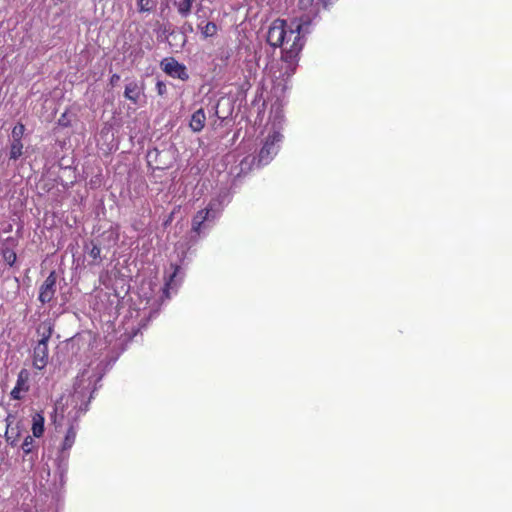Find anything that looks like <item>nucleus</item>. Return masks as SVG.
Here are the masks:
<instances>
[{"instance_id":"1","label":"nucleus","mask_w":512,"mask_h":512,"mask_svg":"<svg viewBox=\"0 0 512 512\" xmlns=\"http://www.w3.org/2000/svg\"><path fill=\"white\" fill-rule=\"evenodd\" d=\"M310 22L309 16L293 19L290 23L276 19L269 27L267 42L273 47L282 48V60L289 75L295 71L297 57L304 46V36L310 32Z\"/></svg>"},{"instance_id":"2","label":"nucleus","mask_w":512,"mask_h":512,"mask_svg":"<svg viewBox=\"0 0 512 512\" xmlns=\"http://www.w3.org/2000/svg\"><path fill=\"white\" fill-rule=\"evenodd\" d=\"M282 141V134L274 129L272 132H269L266 136L263 145L259 151L257 157L255 156H247L240 162V171L243 173H247L254 166L261 167L267 165L274 156L278 153L279 143Z\"/></svg>"},{"instance_id":"3","label":"nucleus","mask_w":512,"mask_h":512,"mask_svg":"<svg viewBox=\"0 0 512 512\" xmlns=\"http://www.w3.org/2000/svg\"><path fill=\"white\" fill-rule=\"evenodd\" d=\"M101 375L98 370V366L88 367L82 370L76 377L74 383V394L73 399L78 402H83L88 394H92L95 390V384L100 381ZM91 396L89 397V399Z\"/></svg>"},{"instance_id":"4","label":"nucleus","mask_w":512,"mask_h":512,"mask_svg":"<svg viewBox=\"0 0 512 512\" xmlns=\"http://www.w3.org/2000/svg\"><path fill=\"white\" fill-rule=\"evenodd\" d=\"M45 332L38 341L33 351V365L35 368L42 370L48 363V345L47 342L52 334L50 325H44Z\"/></svg>"},{"instance_id":"5","label":"nucleus","mask_w":512,"mask_h":512,"mask_svg":"<svg viewBox=\"0 0 512 512\" xmlns=\"http://www.w3.org/2000/svg\"><path fill=\"white\" fill-rule=\"evenodd\" d=\"M216 205V202L211 201L205 209L196 213L192 220V230L194 232L200 233L204 222L214 220L218 216L219 210L216 209Z\"/></svg>"},{"instance_id":"6","label":"nucleus","mask_w":512,"mask_h":512,"mask_svg":"<svg viewBox=\"0 0 512 512\" xmlns=\"http://www.w3.org/2000/svg\"><path fill=\"white\" fill-rule=\"evenodd\" d=\"M56 281V273L52 271L40 286L38 299L41 303H49L54 298L56 293Z\"/></svg>"},{"instance_id":"7","label":"nucleus","mask_w":512,"mask_h":512,"mask_svg":"<svg viewBox=\"0 0 512 512\" xmlns=\"http://www.w3.org/2000/svg\"><path fill=\"white\" fill-rule=\"evenodd\" d=\"M163 66V70L169 76L173 78H178L180 80H187L188 73L186 71V67L176 61L174 58L164 59L161 63Z\"/></svg>"},{"instance_id":"8","label":"nucleus","mask_w":512,"mask_h":512,"mask_svg":"<svg viewBox=\"0 0 512 512\" xmlns=\"http://www.w3.org/2000/svg\"><path fill=\"white\" fill-rule=\"evenodd\" d=\"M29 373L26 370H21L18 374L17 382L13 390L11 391V397L15 400H20L23 397V393L29 389L28 385Z\"/></svg>"},{"instance_id":"9","label":"nucleus","mask_w":512,"mask_h":512,"mask_svg":"<svg viewBox=\"0 0 512 512\" xmlns=\"http://www.w3.org/2000/svg\"><path fill=\"white\" fill-rule=\"evenodd\" d=\"M205 122V112L202 108H200L192 114L189 125L194 132H200L204 128Z\"/></svg>"},{"instance_id":"10","label":"nucleus","mask_w":512,"mask_h":512,"mask_svg":"<svg viewBox=\"0 0 512 512\" xmlns=\"http://www.w3.org/2000/svg\"><path fill=\"white\" fill-rule=\"evenodd\" d=\"M141 93L142 89L135 81H131L125 86L124 96L134 104L138 103Z\"/></svg>"},{"instance_id":"11","label":"nucleus","mask_w":512,"mask_h":512,"mask_svg":"<svg viewBox=\"0 0 512 512\" xmlns=\"http://www.w3.org/2000/svg\"><path fill=\"white\" fill-rule=\"evenodd\" d=\"M84 251L92 258V264L99 265L101 263V249L98 245L94 244L92 241L86 243Z\"/></svg>"},{"instance_id":"12","label":"nucleus","mask_w":512,"mask_h":512,"mask_svg":"<svg viewBox=\"0 0 512 512\" xmlns=\"http://www.w3.org/2000/svg\"><path fill=\"white\" fill-rule=\"evenodd\" d=\"M195 0H180L175 1V6L177 8L178 13L182 17H187L191 13L192 5Z\"/></svg>"},{"instance_id":"13","label":"nucleus","mask_w":512,"mask_h":512,"mask_svg":"<svg viewBox=\"0 0 512 512\" xmlns=\"http://www.w3.org/2000/svg\"><path fill=\"white\" fill-rule=\"evenodd\" d=\"M32 431L35 437L42 436L44 432V417L39 413L33 416Z\"/></svg>"},{"instance_id":"14","label":"nucleus","mask_w":512,"mask_h":512,"mask_svg":"<svg viewBox=\"0 0 512 512\" xmlns=\"http://www.w3.org/2000/svg\"><path fill=\"white\" fill-rule=\"evenodd\" d=\"M76 434H77L76 428L73 425L70 426L65 435L63 445H62V450H68L73 446L75 439H76Z\"/></svg>"},{"instance_id":"15","label":"nucleus","mask_w":512,"mask_h":512,"mask_svg":"<svg viewBox=\"0 0 512 512\" xmlns=\"http://www.w3.org/2000/svg\"><path fill=\"white\" fill-rule=\"evenodd\" d=\"M23 153V144L22 141L12 140L10 145V153L9 158L12 160H17Z\"/></svg>"},{"instance_id":"16","label":"nucleus","mask_w":512,"mask_h":512,"mask_svg":"<svg viewBox=\"0 0 512 512\" xmlns=\"http://www.w3.org/2000/svg\"><path fill=\"white\" fill-rule=\"evenodd\" d=\"M198 27L201 29V32L204 37H212L217 33V25L214 22H207L205 25L200 23Z\"/></svg>"},{"instance_id":"17","label":"nucleus","mask_w":512,"mask_h":512,"mask_svg":"<svg viewBox=\"0 0 512 512\" xmlns=\"http://www.w3.org/2000/svg\"><path fill=\"white\" fill-rule=\"evenodd\" d=\"M137 6L139 12H150L154 9L155 3L153 0H138Z\"/></svg>"},{"instance_id":"18","label":"nucleus","mask_w":512,"mask_h":512,"mask_svg":"<svg viewBox=\"0 0 512 512\" xmlns=\"http://www.w3.org/2000/svg\"><path fill=\"white\" fill-rule=\"evenodd\" d=\"M25 132V126L21 123H18L13 129H12V140H18L21 141L23 135Z\"/></svg>"},{"instance_id":"19","label":"nucleus","mask_w":512,"mask_h":512,"mask_svg":"<svg viewBox=\"0 0 512 512\" xmlns=\"http://www.w3.org/2000/svg\"><path fill=\"white\" fill-rule=\"evenodd\" d=\"M32 444H33V438L31 436H27L22 443V449L25 454H28L31 452Z\"/></svg>"},{"instance_id":"20","label":"nucleus","mask_w":512,"mask_h":512,"mask_svg":"<svg viewBox=\"0 0 512 512\" xmlns=\"http://www.w3.org/2000/svg\"><path fill=\"white\" fill-rule=\"evenodd\" d=\"M4 258L5 260L7 261V263L9 265H13L15 260H16V254L12 251H7L5 254H4Z\"/></svg>"},{"instance_id":"21","label":"nucleus","mask_w":512,"mask_h":512,"mask_svg":"<svg viewBox=\"0 0 512 512\" xmlns=\"http://www.w3.org/2000/svg\"><path fill=\"white\" fill-rule=\"evenodd\" d=\"M156 88L159 95H163L166 92V85L161 81L157 82Z\"/></svg>"},{"instance_id":"22","label":"nucleus","mask_w":512,"mask_h":512,"mask_svg":"<svg viewBox=\"0 0 512 512\" xmlns=\"http://www.w3.org/2000/svg\"><path fill=\"white\" fill-rule=\"evenodd\" d=\"M313 4V0H299V6L306 9Z\"/></svg>"},{"instance_id":"23","label":"nucleus","mask_w":512,"mask_h":512,"mask_svg":"<svg viewBox=\"0 0 512 512\" xmlns=\"http://www.w3.org/2000/svg\"><path fill=\"white\" fill-rule=\"evenodd\" d=\"M176 270L174 271V273L170 276V279L169 281L165 284V289H164V292L167 293L168 289L171 287L172 285V282L174 280V277L176 276Z\"/></svg>"},{"instance_id":"24","label":"nucleus","mask_w":512,"mask_h":512,"mask_svg":"<svg viewBox=\"0 0 512 512\" xmlns=\"http://www.w3.org/2000/svg\"><path fill=\"white\" fill-rule=\"evenodd\" d=\"M119 79H120L119 75H117V74L112 75L111 84L116 83Z\"/></svg>"},{"instance_id":"25","label":"nucleus","mask_w":512,"mask_h":512,"mask_svg":"<svg viewBox=\"0 0 512 512\" xmlns=\"http://www.w3.org/2000/svg\"><path fill=\"white\" fill-rule=\"evenodd\" d=\"M11 438H13V435H9V430L7 429V431H6V439H7V441H10Z\"/></svg>"},{"instance_id":"26","label":"nucleus","mask_w":512,"mask_h":512,"mask_svg":"<svg viewBox=\"0 0 512 512\" xmlns=\"http://www.w3.org/2000/svg\"><path fill=\"white\" fill-rule=\"evenodd\" d=\"M11 438H13V435H9V430L7 429V431H6V439H7V441H10Z\"/></svg>"},{"instance_id":"27","label":"nucleus","mask_w":512,"mask_h":512,"mask_svg":"<svg viewBox=\"0 0 512 512\" xmlns=\"http://www.w3.org/2000/svg\"><path fill=\"white\" fill-rule=\"evenodd\" d=\"M80 410L86 411L87 410V404L85 405L84 408H82V406H80Z\"/></svg>"}]
</instances>
